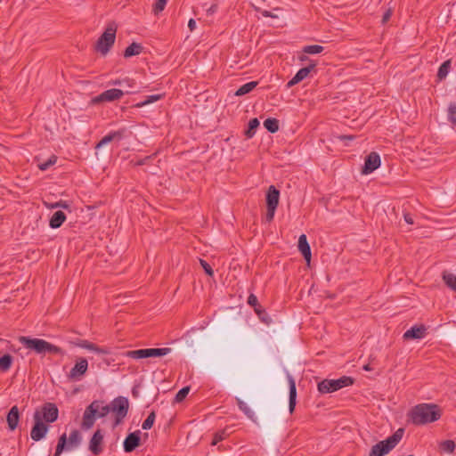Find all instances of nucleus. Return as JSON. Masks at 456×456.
<instances>
[{
  "mask_svg": "<svg viewBox=\"0 0 456 456\" xmlns=\"http://www.w3.org/2000/svg\"><path fill=\"white\" fill-rule=\"evenodd\" d=\"M6 421L10 431H14L17 428L20 421V411L17 405H13L9 410Z\"/></svg>",
  "mask_w": 456,
  "mask_h": 456,
  "instance_id": "obj_19",
  "label": "nucleus"
},
{
  "mask_svg": "<svg viewBox=\"0 0 456 456\" xmlns=\"http://www.w3.org/2000/svg\"><path fill=\"white\" fill-rule=\"evenodd\" d=\"M404 433L403 428H398L392 436L380 441L371 447L369 456H384L394 449L402 440Z\"/></svg>",
  "mask_w": 456,
  "mask_h": 456,
  "instance_id": "obj_3",
  "label": "nucleus"
},
{
  "mask_svg": "<svg viewBox=\"0 0 456 456\" xmlns=\"http://www.w3.org/2000/svg\"><path fill=\"white\" fill-rule=\"evenodd\" d=\"M324 50L323 46L319 45H305L303 47L302 52L305 54H317Z\"/></svg>",
  "mask_w": 456,
  "mask_h": 456,
  "instance_id": "obj_36",
  "label": "nucleus"
},
{
  "mask_svg": "<svg viewBox=\"0 0 456 456\" xmlns=\"http://www.w3.org/2000/svg\"><path fill=\"white\" fill-rule=\"evenodd\" d=\"M117 28V24L114 21L109 22L105 30L98 38L95 44V50L101 53L102 55L105 56L113 46L116 40Z\"/></svg>",
  "mask_w": 456,
  "mask_h": 456,
  "instance_id": "obj_4",
  "label": "nucleus"
},
{
  "mask_svg": "<svg viewBox=\"0 0 456 456\" xmlns=\"http://www.w3.org/2000/svg\"><path fill=\"white\" fill-rule=\"evenodd\" d=\"M298 250L301 252L302 256H304L305 260L307 263H310L312 253H311V248L307 241L306 235L302 234L299 236L298 239Z\"/></svg>",
  "mask_w": 456,
  "mask_h": 456,
  "instance_id": "obj_21",
  "label": "nucleus"
},
{
  "mask_svg": "<svg viewBox=\"0 0 456 456\" xmlns=\"http://www.w3.org/2000/svg\"><path fill=\"white\" fill-rule=\"evenodd\" d=\"M299 60H300L301 61H307V60H308V57H307L306 55H302V56H300V57H299Z\"/></svg>",
  "mask_w": 456,
  "mask_h": 456,
  "instance_id": "obj_59",
  "label": "nucleus"
},
{
  "mask_svg": "<svg viewBox=\"0 0 456 456\" xmlns=\"http://www.w3.org/2000/svg\"><path fill=\"white\" fill-rule=\"evenodd\" d=\"M200 264L201 267L204 269L206 274L211 277L214 275V271L211 265L207 261H205L204 259H200Z\"/></svg>",
  "mask_w": 456,
  "mask_h": 456,
  "instance_id": "obj_46",
  "label": "nucleus"
},
{
  "mask_svg": "<svg viewBox=\"0 0 456 456\" xmlns=\"http://www.w3.org/2000/svg\"><path fill=\"white\" fill-rule=\"evenodd\" d=\"M13 362V357L9 354H5L3 356L0 357V370L3 372H5L10 370L12 367Z\"/></svg>",
  "mask_w": 456,
  "mask_h": 456,
  "instance_id": "obj_32",
  "label": "nucleus"
},
{
  "mask_svg": "<svg viewBox=\"0 0 456 456\" xmlns=\"http://www.w3.org/2000/svg\"><path fill=\"white\" fill-rule=\"evenodd\" d=\"M190 389H191V388H190V387H188V386H187V387H183V388H181V389L177 392V394L175 395V401L176 403H181V402H183V401L186 398L187 395L189 394Z\"/></svg>",
  "mask_w": 456,
  "mask_h": 456,
  "instance_id": "obj_42",
  "label": "nucleus"
},
{
  "mask_svg": "<svg viewBox=\"0 0 456 456\" xmlns=\"http://www.w3.org/2000/svg\"><path fill=\"white\" fill-rule=\"evenodd\" d=\"M52 208H64V209H69V205L67 201H64V200H59L58 202H55L54 204H53L51 206Z\"/></svg>",
  "mask_w": 456,
  "mask_h": 456,
  "instance_id": "obj_50",
  "label": "nucleus"
},
{
  "mask_svg": "<svg viewBox=\"0 0 456 456\" xmlns=\"http://www.w3.org/2000/svg\"><path fill=\"white\" fill-rule=\"evenodd\" d=\"M103 434L101 429H97L92 436L89 442V450L94 455H99L102 452L103 447Z\"/></svg>",
  "mask_w": 456,
  "mask_h": 456,
  "instance_id": "obj_15",
  "label": "nucleus"
},
{
  "mask_svg": "<svg viewBox=\"0 0 456 456\" xmlns=\"http://www.w3.org/2000/svg\"><path fill=\"white\" fill-rule=\"evenodd\" d=\"M409 415L413 424L425 425L438 420L442 411L437 404L420 403L414 406Z\"/></svg>",
  "mask_w": 456,
  "mask_h": 456,
  "instance_id": "obj_1",
  "label": "nucleus"
},
{
  "mask_svg": "<svg viewBox=\"0 0 456 456\" xmlns=\"http://www.w3.org/2000/svg\"><path fill=\"white\" fill-rule=\"evenodd\" d=\"M279 200L280 191L274 185L269 186L265 197L266 208H277L279 205Z\"/></svg>",
  "mask_w": 456,
  "mask_h": 456,
  "instance_id": "obj_20",
  "label": "nucleus"
},
{
  "mask_svg": "<svg viewBox=\"0 0 456 456\" xmlns=\"http://www.w3.org/2000/svg\"><path fill=\"white\" fill-rule=\"evenodd\" d=\"M132 395H133V396H134V397H138V395H139V392H138V390H136V388H135V387H134V388L132 389Z\"/></svg>",
  "mask_w": 456,
  "mask_h": 456,
  "instance_id": "obj_57",
  "label": "nucleus"
},
{
  "mask_svg": "<svg viewBox=\"0 0 456 456\" xmlns=\"http://www.w3.org/2000/svg\"><path fill=\"white\" fill-rule=\"evenodd\" d=\"M247 303H248L250 306L254 307V309L257 308V307L260 305V304L258 303V299H257L256 296V295H254L253 293H251V294L248 296V300H247Z\"/></svg>",
  "mask_w": 456,
  "mask_h": 456,
  "instance_id": "obj_47",
  "label": "nucleus"
},
{
  "mask_svg": "<svg viewBox=\"0 0 456 456\" xmlns=\"http://www.w3.org/2000/svg\"><path fill=\"white\" fill-rule=\"evenodd\" d=\"M142 45L139 43H132L124 51V57L130 58L132 56L139 55L142 52Z\"/></svg>",
  "mask_w": 456,
  "mask_h": 456,
  "instance_id": "obj_26",
  "label": "nucleus"
},
{
  "mask_svg": "<svg viewBox=\"0 0 456 456\" xmlns=\"http://www.w3.org/2000/svg\"><path fill=\"white\" fill-rule=\"evenodd\" d=\"M113 85H118V86H120L122 84V81L121 80H115L113 83Z\"/></svg>",
  "mask_w": 456,
  "mask_h": 456,
  "instance_id": "obj_60",
  "label": "nucleus"
},
{
  "mask_svg": "<svg viewBox=\"0 0 456 456\" xmlns=\"http://www.w3.org/2000/svg\"><path fill=\"white\" fill-rule=\"evenodd\" d=\"M3 339L0 338V341H2Z\"/></svg>",
  "mask_w": 456,
  "mask_h": 456,
  "instance_id": "obj_61",
  "label": "nucleus"
},
{
  "mask_svg": "<svg viewBox=\"0 0 456 456\" xmlns=\"http://www.w3.org/2000/svg\"><path fill=\"white\" fill-rule=\"evenodd\" d=\"M380 164L381 160L379 155L375 151H371L365 158L364 165L362 168V174L369 175L374 172L376 169L379 167Z\"/></svg>",
  "mask_w": 456,
  "mask_h": 456,
  "instance_id": "obj_12",
  "label": "nucleus"
},
{
  "mask_svg": "<svg viewBox=\"0 0 456 456\" xmlns=\"http://www.w3.org/2000/svg\"><path fill=\"white\" fill-rule=\"evenodd\" d=\"M34 414H38L41 421L45 423H53L58 419L59 409L55 403L47 402L37 409Z\"/></svg>",
  "mask_w": 456,
  "mask_h": 456,
  "instance_id": "obj_8",
  "label": "nucleus"
},
{
  "mask_svg": "<svg viewBox=\"0 0 456 456\" xmlns=\"http://www.w3.org/2000/svg\"><path fill=\"white\" fill-rule=\"evenodd\" d=\"M315 67L316 63L311 61V62L306 67L300 69L296 73V75L288 82L287 87L290 88L304 80L310 74V72L315 69Z\"/></svg>",
  "mask_w": 456,
  "mask_h": 456,
  "instance_id": "obj_16",
  "label": "nucleus"
},
{
  "mask_svg": "<svg viewBox=\"0 0 456 456\" xmlns=\"http://www.w3.org/2000/svg\"><path fill=\"white\" fill-rule=\"evenodd\" d=\"M126 355L132 359H144L147 358L146 348L131 350L126 353Z\"/></svg>",
  "mask_w": 456,
  "mask_h": 456,
  "instance_id": "obj_35",
  "label": "nucleus"
},
{
  "mask_svg": "<svg viewBox=\"0 0 456 456\" xmlns=\"http://www.w3.org/2000/svg\"><path fill=\"white\" fill-rule=\"evenodd\" d=\"M155 418H156V415H155V412L154 411H151L148 417L146 418V419L142 422V428L143 430H148V429H151L154 424V421H155Z\"/></svg>",
  "mask_w": 456,
  "mask_h": 456,
  "instance_id": "obj_39",
  "label": "nucleus"
},
{
  "mask_svg": "<svg viewBox=\"0 0 456 456\" xmlns=\"http://www.w3.org/2000/svg\"><path fill=\"white\" fill-rule=\"evenodd\" d=\"M98 407L99 401L94 400L86 408L82 421L83 428L89 429L94 426V421L97 418L96 414L99 410Z\"/></svg>",
  "mask_w": 456,
  "mask_h": 456,
  "instance_id": "obj_10",
  "label": "nucleus"
},
{
  "mask_svg": "<svg viewBox=\"0 0 456 456\" xmlns=\"http://www.w3.org/2000/svg\"><path fill=\"white\" fill-rule=\"evenodd\" d=\"M254 311L262 322H264L265 323H267V324L270 322V321H271L270 317L268 316L267 313L261 305H259L257 308L254 309Z\"/></svg>",
  "mask_w": 456,
  "mask_h": 456,
  "instance_id": "obj_41",
  "label": "nucleus"
},
{
  "mask_svg": "<svg viewBox=\"0 0 456 456\" xmlns=\"http://www.w3.org/2000/svg\"><path fill=\"white\" fill-rule=\"evenodd\" d=\"M258 85V82L257 81H250V82H248L244 85H242L236 92H235V95L236 96H242V95H245L248 93H250L251 91H253Z\"/></svg>",
  "mask_w": 456,
  "mask_h": 456,
  "instance_id": "obj_28",
  "label": "nucleus"
},
{
  "mask_svg": "<svg viewBox=\"0 0 456 456\" xmlns=\"http://www.w3.org/2000/svg\"><path fill=\"white\" fill-rule=\"evenodd\" d=\"M82 435L78 429H73L69 438L66 433H63L58 439L53 456H60L64 451H71L80 445Z\"/></svg>",
  "mask_w": 456,
  "mask_h": 456,
  "instance_id": "obj_5",
  "label": "nucleus"
},
{
  "mask_svg": "<svg viewBox=\"0 0 456 456\" xmlns=\"http://www.w3.org/2000/svg\"><path fill=\"white\" fill-rule=\"evenodd\" d=\"M164 97L163 94H152L146 97V99L142 102H140L134 105L135 108H142L143 106H146L148 104H151L154 102H157L159 100H161Z\"/></svg>",
  "mask_w": 456,
  "mask_h": 456,
  "instance_id": "obj_34",
  "label": "nucleus"
},
{
  "mask_svg": "<svg viewBox=\"0 0 456 456\" xmlns=\"http://www.w3.org/2000/svg\"><path fill=\"white\" fill-rule=\"evenodd\" d=\"M74 345L78 347L86 348L101 354H106L109 353V351L106 348L99 347L95 344L86 339H78L77 342L74 343Z\"/></svg>",
  "mask_w": 456,
  "mask_h": 456,
  "instance_id": "obj_23",
  "label": "nucleus"
},
{
  "mask_svg": "<svg viewBox=\"0 0 456 456\" xmlns=\"http://www.w3.org/2000/svg\"><path fill=\"white\" fill-rule=\"evenodd\" d=\"M260 123L256 118H251L248 124V129L245 132V134L248 138H252L255 134L256 130L259 126Z\"/></svg>",
  "mask_w": 456,
  "mask_h": 456,
  "instance_id": "obj_33",
  "label": "nucleus"
},
{
  "mask_svg": "<svg viewBox=\"0 0 456 456\" xmlns=\"http://www.w3.org/2000/svg\"><path fill=\"white\" fill-rule=\"evenodd\" d=\"M151 159V156H147L143 159H141L139 160H137L135 163H134V166H142V165H145L148 163V161Z\"/></svg>",
  "mask_w": 456,
  "mask_h": 456,
  "instance_id": "obj_52",
  "label": "nucleus"
},
{
  "mask_svg": "<svg viewBox=\"0 0 456 456\" xmlns=\"http://www.w3.org/2000/svg\"><path fill=\"white\" fill-rule=\"evenodd\" d=\"M440 446L444 452H452L455 449V443L452 440H444Z\"/></svg>",
  "mask_w": 456,
  "mask_h": 456,
  "instance_id": "obj_44",
  "label": "nucleus"
},
{
  "mask_svg": "<svg viewBox=\"0 0 456 456\" xmlns=\"http://www.w3.org/2000/svg\"><path fill=\"white\" fill-rule=\"evenodd\" d=\"M98 409L99 410L96 414L97 418H103L110 412V404L103 405L102 401H99Z\"/></svg>",
  "mask_w": 456,
  "mask_h": 456,
  "instance_id": "obj_38",
  "label": "nucleus"
},
{
  "mask_svg": "<svg viewBox=\"0 0 456 456\" xmlns=\"http://www.w3.org/2000/svg\"><path fill=\"white\" fill-rule=\"evenodd\" d=\"M264 126L268 132L274 134L279 130V120L275 118H268L264 121Z\"/></svg>",
  "mask_w": 456,
  "mask_h": 456,
  "instance_id": "obj_31",
  "label": "nucleus"
},
{
  "mask_svg": "<svg viewBox=\"0 0 456 456\" xmlns=\"http://www.w3.org/2000/svg\"><path fill=\"white\" fill-rule=\"evenodd\" d=\"M217 4H214L207 10V13L208 15L214 14L217 11Z\"/></svg>",
  "mask_w": 456,
  "mask_h": 456,
  "instance_id": "obj_54",
  "label": "nucleus"
},
{
  "mask_svg": "<svg viewBox=\"0 0 456 456\" xmlns=\"http://www.w3.org/2000/svg\"><path fill=\"white\" fill-rule=\"evenodd\" d=\"M442 278L444 283L452 290L456 291V275L447 271H444Z\"/></svg>",
  "mask_w": 456,
  "mask_h": 456,
  "instance_id": "obj_29",
  "label": "nucleus"
},
{
  "mask_svg": "<svg viewBox=\"0 0 456 456\" xmlns=\"http://www.w3.org/2000/svg\"><path fill=\"white\" fill-rule=\"evenodd\" d=\"M34 424L30 430V437L33 441L38 442L44 439L49 431V425L41 421L38 414H33Z\"/></svg>",
  "mask_w": 456,
  "mask_h": 456,
  "instance_id": "obj_9",
  "label": "nucleus"
},
{
  "mask_svg": "<svg viewBox=\"0 0 456 456\" xmlns=\"http://www.w3.org/2000/svg\"><path fill=\"white\" fill-rule=\"evenodd\" d=\"M126 132V128H122L118 131L110 132V134H108L107 135H105L102 138V140L96 144L95 149H99L114 140L120 141L122 138L125 137Z\"/></svg>",
  "mask_w": 456,
  "mask_h": 456,
  "instance_id": "obj_18",
  "label": "nucleus"
},
{
  "mask_svg": "<svg viewBox=\"0 0 456 456\" xmlns=\"http://www.w3.org/2000/svg\"><path fill=\"white\" fill-rule=\"evenodd\" d=\"M426 331L425 325H414L403 333V338L404 340L420 339L425 337Z\"/></svg>",
  "mask_w": 456,
  "mask_h": 456,
  "instance_id": "obj_17",
  "label": "nucleus"
},
{
  "mask_svg": "<svg viewBox=\"0 0 456 456\" xmlns=\"http://www.w3.org/2000/svg\"><path fill=\"white\" fill-rule=\"evenodd\" d=\"M339 139L340 140H349V141H353L354 139V135H340L339 136Z\"/></svg>",
  "mask_w": 456,
  "mask_h": 456,
  "instance_id": "obj_56",
  "label": "nucleus"
},
{
  "mask_svg": "<svg viewBox=\"0 0 456 456\" xmlns=\"http://www.w3.org/2000/svg\"><path fill=\"white\" fill-rule=\"evenodd\" d=\"M172 349L170 347L162 348H146L147 358L162 357L168 354Z\"/></svg>",
  "mask_w": 456,
  "mask_h": 456,
  "instance_id": "obj_27",
  "label": "nucleus"
},
{
  "mask_svg": "<svg viewBox=\"0 0 456 456\" xmlns=\"http://www.w3.org/2000/svg\"><path fill=\"white\" fill-rule=\"evenodd\" d=\"M289 380V412L292 413L295 410L296 406V399H297V387L296 382L293 377L288 374Z\"/></svg>",
  "mask_w": 456,
  "mask_h": 456,
  "instance_id": "obj_22",
  "label": "nucleus"
},
{
  "mask_svg": "<svg viewBox=\"0 0 456 456\" xmlns=\"http://www.w3.org/2000/svg\"><path fill=\"white\" fill-rule=\"evenodd\" d=\"M19 342L27 349L32 350L37 354L45 355L46 354H51L61 356L66 354V352L61 347L42 338L20 336L19 338Z\"/></svg>",
  "mask_w": 456,
  "mask_h": 456,
  "instance_id": "obj_2",
  "label": "nucleus"
},
{
  "mask_svg": "<svg viewBox=\"0 0 456 456\" xmlns=\"http://www.w3.org/2000/svg\"><path fill=\"white\" fill-rule=\"evenodd\" d=\"M452 69V59H448L444 61L438 68L436 74V81L441 82L444 80Z\"/></svg>",
  "mask_w": 456,
  "mask_h": 456,
  "instance_id": "obj_25",
  "label": "nucleus"
},
{
  "mask_svg": "<svg viewBox=\"0 0 456 456\" xmlns=\"http://www.w3.org/2000/svg\"><path fill=\"white\" fill-rule=\"evenodd\" d=\"M228 436H229V432H227L226 428L217 431L214 436L212 444L216 445L220 441H223L224 439H225Z\"/></svg>",
  "mask_w": 456,
  "mask_h": 456,
  "instance_id": "obj_43",
  "label": "nucleus"
},
{
  "mask_svg": "<svg viewBox=\"0 0 456 456\" xmlns=\"http://www.w3.org/2000/svg\"><path fill=\"white\" fill-rule=\"evenodd\" d=\"M391 15H392V10L387 9L382 16V20H381L382 24H386L391 18Z\"/></svg>",
  "mask_w": 456,
  "mask_h": 456,
  "instance_id": "obj_51",
  "label": "nucleus"
},
{
  "mask_svg": "<svg viewBox=\"0 0 456 456\" xmlns=\"http://www.w3.org/2000/svg\"><path fill=\"white\" fill-rule=\"evenodd\" d=\"M362 369H363L364 370H367V371H369V370H371V368H370V364H365V365L362 367Z\"/></svg>",
  "mask_w": 456,
  "mask_h": 456,
  "instance_id": "obj_58",
  "label": "nucleus"
},
{
  "mask_svg": "<svg viewBox=\"0 0 456 456\" xmlns=\"http://www.w3.org/2000/svg\"><path fill=\"white\" fill-rule=\"evenodd\" d=\"M448 120L456 126V103L451 102L448 107Z\"/></svg>",
  "mask_w": 456,
  "mask_h": 456,
  "instance_id": "obj_40",
  "label": "nucleus"
},
{
  "mask_svg": "<svg viewBox=\"0 0 456 456\" xmlns=\"http://www.w3.org/2000/svg\"><path fill=\"white\" fill-rule=\"evenodd\" d=\"M88 369V362L86 358L81 357L77 360L73 368L67 375L69 380L77 381L80 380L81 378L86 373Z\"/></svg>",
  "mask_w": 456,
  "mask_h": 456,
  "instance_id": "obj_11",
  "label": "nucleus"
},
{
  "mask_svg": "<svg viewBox=\"0 0 456 456\" xmlns=\"http://www.w3.org/2000/svg\"><path fill=\"white\" fill-rule=\"evenodd\" d=\"M255 10L257 12H260L262 14V16L265 17V18H277V15L273 14L272 12L270 11H267V10H262L258 7H256Z\"/></svg>",
  "mask_w": 456,
  "mask_h": 456,
  "instance_id": "obj_48",
  "label": "nucleus"
},
{
  "mask_svg": "<svg viewBox=\"0 0 456 456\" xmlns=\"http://www.w3.org/2000/svg\"><path fill=\"white\" fill-rule=\"evenodd\" d=\"M354 379L349 376H343L338 379H323L318 383V390L322 394L338 391L343 387L352 386Z\"/></svg>",
  "mask_w": 456,
  "mask_h": 456,
  "instance_id": "obj_6",
  "label": "nucleus"
},
{
  "mask_svg": "<svg viewBox=\"0 0 456 456\" xmlns=\"http://www.w3.org/2000/svg\"><path fill=\"white\" fill-rule=\"evenodd\" d=\"M188 28L191 31H193L196 28V21L193 19H190L188 21Z\"/></svg>",
  "mask_w": 456,
  "mask_h": 456,
  "instance_id": "obj_55",
  "label": "nucleus"
},
{
  "mask_svg": "<svg viewBox=\"0 0 456 456\" xmlns=\"http://www.w3.org/2000/svg\"><path fill=\"white\" fill-rule=\"evenodd\" d=\"M167 3V0H157V2L153 4L152 12L155 14H159L161 12Z\"/></svg>",
  "mask_w": 456,
  "mask_h": 456,
  "instance_id": "obj_45",
  "label": "nucleus"
},
{
  "mask_svg": "<svg viewBox=\"0 0 456 456\" xmlns=\"http://www.w3.org/2000/svg\"><path fill=\"white\" fill-rule=\"evenodd\" d=\"M403 219L409 224H414L413 218L411 216V214H409V213H404L403 214Z\"/></svg>",
  "mask_w": 456,
  "mask_h": 456,
  "instance_id": "obj_53",
  "label": "nucleus"
},
{
  "mask_svg": "<svg viewBox=\"0 0 456 456\" xmlns=\"http://www.w3.org/2000/svg\"><path fill=\"white\" fill-rule=\"evenodd\" d=\"M124 95V92L120 89L112 88L102 92L93 99L94 103H100L103 102H113L120 99Z\"/></svg>",
  "mask_w": 456,
  "mask_h": 456,
  "instance_id": "obj_14",
  "label": "nucleus"
},
{
  "mask_svg": "<svg viewBox=\"0 0 456 456\" xmlns=\"http://www.w3.org/2000/svg\"><path fill=\"white\" fill-rule=\"evenodd\" d=\"M239 409L250 419L256 421L254 411L240 398H236Z\"/></svg>",
  "mask_w": 456,
  "mask_h": 456,
  "instance_id": "obj_30",
  "label": "nucleus"
},
{
  "mask_svg": "<svg viewBox=\"0 0 456 456\" xmlns=\"http://www.w3.org/2000/svg\"><path fill=\"white\" fill-rule=\"evenodd\" d=\"M66 220V215L63 211L58 210L54 212L50 218L49 225L53 229L60 228Z\"/></svg>",
  "mask_w": 456,
  "mask_h": 456,
  "instance_id": "obj_24",
  "label": "nucleus"
},
{
  "mask_svg": "<svg viewBox=\"0 0 456 456\" xmlns=\"http://www.w3.org/2000/svg\"><path fill=\"white\" fill-rule=\"evenodd\" d=\"M57 162V157L55 155H52L46 161L38 163L37 167L40 170L45 171L50 167L53 166Z\"/></svg>",
  "mask_w": 456,
  "mask_h": 456,
  "instance_id": "obj_37",
  "label": "nucleus"
},
{
  "mask_svg": "<svg viewBox=\"0 0 456 456\" xmlns=\"http://www.w3.org/2000/svg\"><path fill=\"white\" fill-rule=\"evenodd\" d=\"M141 431L136 430L129 433L123 442V449L125 452H132L141 444Z\"/></svg>",
  "mask_w": 456,
  "mask_h": 456,
  "instance_id": "obj_13",
  "label": "nucleus"
},
{
  "mask_svg": "<svg viewBox=\"0 0 456 456\" xmlns=\"http://www.w3.org/2000/svg\"><path fill=\"white\" fill-rule=\"evenodd\" d=\"M267 208V211H266L265 219H266V222L270 223L273 220L276 208Z\"/></svg>",
  "mask_w": 456,
  "mask_h": 456,
  "instance_id": "obj_49",
  "label": "nucleus"
},
{
  "mask_svg": "<svg viewBox=\"0 0 456 456\" xmlns=\"http://www.w3.org/2000/svg\"><path fill=\"white\" fill-rule=\"evenodd\" d=\"M110 411L114 414L113 427L120 425L129 410V401L125 396H118L110 402Z\"/></svg>",
  "mask_w": 456,
  "mask_h": 456,
  "instance_id": "obj_7",
  "label": "nucleus"
}]
</instances>
